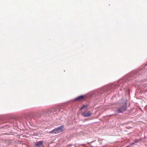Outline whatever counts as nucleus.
I'll return each mask as SVG.
<instances>
[{
	"label": "nucleus",
	"instance_id": "f257e3e1",
	"mask_svg": "<svg viewBox=\"0 0 147 147\" xmlns=\"http://www.w3.org/2000/svg\"><path fill=\"white\" fill-rule=\"evenodd\" d=\"M127 104L125 103L123 105L121 106L120 108L118 109L117 111L118 113H123L126 111L127 109Z\"/></svg>",
	"mask_w": 147,
	"mask_h": 147
},
{
	"label": "nucleus",
	"instance_id": "f03ea898",
	"mask_svg": "<svg viewBox=\"0 0 147 147\" xmlns=\"http://www.w3.org/2000/svg\"><path fill=\"white\" fill-rule=\"evenodd\" d=\"M92 113L90 111H85L84 112H82L81 113V115L84 117H87L90 116L91 115Z\"/></svg>",
	"mask_w": 147,
	"mask_h": 147
},
{
	"label": "nucleus",
	"instance_id": "7ed1b4c3",
	"mask_svg": "<svg viewBox=\"0 0 147 147\" xmlns=\"http://www.w3.org/2000/svg\"><path fill=\"white\" fill-rule=\"evenodd\" d=\"M84 98V97L83 95H81L75 98L76 100H82Z\"/></svg>",
	"mask_w": 147,
	"mask_h": 147
},
{
	"label": "nucleus",
	"instance_id": "20e7f679",
	"mask_svg": "<svg viewBox=\"0 0 147 147\" xmlns=\"http://www.w3.org/2000/svg\"><path fill=\"white\" fill-rule=\"evenodd\" d=\"M59 132V131L57 129V128L56 129H53V130L49 132V133H51V134H57Z\"/></svg>",
	"mask_w": 147,
	"mask_h": 147
},
{
	"label": "nucleus",
	"instance_id": "39448f33",
	"mask_svg": "<svg viewBox=\"0 0 147 147\" xmlns=\"http://www.w3.org/2000/svg\"><path fill=\"white\" fill-rule=\"evenodd\" d=\"M63 127L64 126L63 125H62L60 126V127H57V128L58 130L59 131V132L60 131H63Z\"/></svg>",
	"mask_w": 147,
	"mask_h": 147
},
{
	"label": "nucleus",
	"instance_id": "423d86ee",
	"mask_svg": "<svg viewBox=\"0 0 147 147\" xmlns=\"http://www.w3.org/2000/svg\"><path fill=\"white\" fill-rule=\"evenodd\" d=\"M42 144V141H40L38 142L36 144V147H38L41 146Z\"/></svg>",
	"mask_w": 147,
	"mask_h": 147
},
{
	"label": "nucleus",
	"instance_id": "0eeeda50",
	"mask_svg": "<svg viewBox=\"0 0 147 147\" xmlns=\"http://www.w3.org/2000/svg\"><path fill=\"white\" fill-rule=\"evenodd\" d=\"M60 111L59 107V108L57 109H56V108H53V109H51V111L52 112H54L55 111Z\"/></svg>",
	"mask_w": 147,
	"mask_h": 147
},
{
	"label": "nucleus",
	"instance_id": "6e6552de",
	"mask_svg": "<svg viewBox=\"0 0 147 147\" xmlns=\"http://www.w3.org/2000/svg\"><path fill=\"white\" fill-rule=\"evenodd\" d=\"M85 107V106L84 105L80 109V110H82Z\"/></svg>",
	"mask_w": 147,
	"mask_h": 147
}]
</instances>
